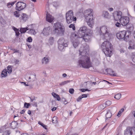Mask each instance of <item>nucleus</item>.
<instances>
[{"mask_svg":"<svg viewBox=\"0 0 135 135\" xmlns=\"http://www.w3.org/2000/svg\"><path fill=\"white\" fill-rule=\"evenodd\" d=\"M89 50L88 46L83 47L82 46L80 47L79 50V54L81 55L78 61V65L80 66L88 68L92 66L91 62L90 61V58L86 54Z\"/></svg>","mask_w":135,"mask_h":135,"instance_id":"1","label":"nucleus"},{"mask_svg":"<svg viewBox=\"0 0 135 135\" xmlns=\"http://www.w3.org/2000/svg\"><path fill=\"white\" fill-rule=\"evenodd\" d=\"M96 30L101 37L105 39L109 40L112 36L110 28L106 26H102L97 27Z\"/></svg>","mask_w":135,"mask_h":135,"instance_id":"2","label":"nucleus"},{"mask_svg":"<svg viewBox=\"0 0 135 135\" xmlns=\"http://www.w3.org/2000/svg\"><path fill=\"white\" fill-rule=\"evenodd\" d=\"M92 9H88L85 10L84 13V17L88 25L92 27L94 22L93 20V16Z\"/></svg>","mask_w":135,"mask_h":135,"instance_id":"3","label":"nucleus"},{"mask_svg":"<svg viewBox=\"0 0 135 135\" xmlns=\"http://www.w3.org/2000/svg\"><path fill=\"white\" fill-rule=\"evenodd\" d=\"M101 48L103 52L107 56L110 57L112 54V45L109 41H104L102 44Z\"/></svg>","mask_w":135,"mask_h":135,"instance_id":"4","label":"nucleus"},{"mask_svg":"<svg viewBox=\"0 0 135 135\" xmlns=\"http://www.w3.org/2000/svg\"><path fill=\"white\" fill-rule=\"evenodd\" d=\"M53 33L57 35H63L65 32V28L60 22H57L54 24Z\"/></svg>","mask_w":135,"mask_h":135,"instance_id":"5","label":"nucleus"},{"mask_svg":"<svg viewBox=\"0 0 135 135\" xmlns=\"http://www.w3.org/2000/svg\"><path fill=\"white\" fill-rule=\"evenodd\" d=\"M87 30V27L85 26H83L81 27L78 30L77 35L73 33L72 34V36L74 37L75 38H82L84 34H85L84 33L86 32Z\"/></svg>","mask_w":135,"mask_h":135,"instance_id":"6","label":"nucleus"},{"mask_svg":"<svg viewBox=\"0 0 135 135\" xmlns=\"http://www.w3.org/2000/svg\"><path fill=\"white\" fill-rule=\"evenodd\" d=\"M66 20L68 23H70L73 21L76 20V17L74 16V13L72 11H68L66 14Z\"/></svg>","mask_w":135,"mask_h":135,"instance_id":"7","label":"nucleus"},{"mask_svg":"<svg viewBox=\"0 0 135 135\" xmlns=\"http://www.w3.org/2000/svg\"><path fill=\"white\" fill-rule=\"evenodd\" d=\"M58 43L59 45L58 48L60 51L62 50L64 47L68 46L67 41L65 40L63 38H60L58 40Z\"/></svg>","mask_w":135,"mask_h":135,"instance_id":"8","label":"nucleus"},{"mask_svg":"<svg viewBox=\"0 0 135 135\" xmlns=\"http://www.w3.org/2000/svg\"><path fill=\"white\" fill-rule=\"evenodd\" d=\"M26 6V3L21 2H18L16 4V9L21 11L24 9Z\"/></svg>","mask_w":135,"mask_h":135,"instance_id":"9","label":"nucleus"},{"mask_svg":"<svg viewBox=\"0 0 135 135\" xmlns=\"http://www.w3.org/2000/svg\"><path fill=\"white\" fill-rule=\"evenodd\" d=\"M113 17L115 21H120L122 17V12L120 11L114 12L113 13Z\"/></svg>","mask_w":135,"mask_h":135,"instance_id":"10","label":"nucleus"},{"mask_svg":"<svg viewBox=\"0 0 135 135\" xmlns=\"http://www.w3.org/2000/svg\"><path fill=\"white\" fill-rule=\"evenodd\" d=\"M124 135H135V128H127L124 131Z\"/></svg>","mask_w":135,"mask_h":135,"instance_id":"11","label":"nucleus"},{"mask_svg":"<svg viewBox=\"0 0 135 135\" xmlns=\"http://www.w3.org/2000/svg\"><path fill=\"white\" fill-rule=\"evenodd\" d=\"M129 18L128 17L123 16L120 19L119 22L122 26H125L129 23Z\"/></svg>","mask_w":135,"mask_h":135,"instance_id":"12","label":"nucleus"},{"mask_svg":"<svg viewBox=\"0 0 135 135\" xmlns=\"http://www.w3.org/2000/svg\"><path fill=\"white\" fill-rule=\"evenodd\" d=\"M52 32V29L50 27H45L44 28L42 33L44 36H47L51 34Z\"/></svg>","mask_w":135,"mask_h":135,"instance_id":"13","label":"nucleus"},{"mask_svg":"<svg viewBox=\"0 0 135 135\" xmlns=\"http://www.w3.org/2000/svg\"><path fill=\"white\" fill-rule=\"evenodd\" d=\"M92 34L91 33H86L83 36V39L85 41L88 42L91 41L92 37Z\"/></svg>","mask_w":135,"mask_h":135,"instance_id":"14","label":"nucleus"},{"mask_svg":"<svg viewBox=\"0 0 135 135\" xmlns=\"http://www.w3.org/2000/svg\"><path fill=\"white\" fill-rule=\"evenodd\" d=\"M126 31L125 30L121 31L117 33V37L119 40L123 39L126 36Z\"/></svg>","mask_w":135,"mask_h":135,"instance_id":"15","label":"nucleus"},{"mask_svg":"<svg viewBox=\"0 0 135 135\" xmlns=\"http://www.w3.org/2000/svg\"><path fill=\"white\" fill-rule=\"evenodd\" d=\"M28 19V16L25 13L22 14L21 17L19 18L20 21L22 23H24L26 22Z\"/></svg>","mask_w":135,"mask_h":135,"instance_id":"16","label":"nucleus"},{"mask_svg":"<svg viewBox=\"0 0 135 135\" xmlns=\"http://www.w3.org/2000/svg\"><path fill=\"white\" fill-rule=\"evenodd\" d=\"M46 20L47 21L50 23H52L54 19L53 16L47 12L46 15Z\"/></svg>","mask_w":135,"mask_h":135,"instance_id":"17","label":"nucleus"},{"mask_svg":"<svg viewBox=\"0 0 135 135\" xmlns=\"http://www.w3.org/2000/svg\"><path fill=\"white\" fill-rule=\"evenodd\" d=\"M106 83L110 84L108 81L103 80L102 81H100L99 84V86L100 89H103L106 85Z\"/></svg>","mask_w":135,"mask_h":135,"instance_id":"18","label":"nucleus"},{"mask_svg":"<svg viewBox=\"0 0 135 135\" xmlns=\"http://www.w3.org/2000/svg\"><path fill=\"white\" fill-rule=\"evenodd\" d=\"M106 71L108 74L112 76H115L116 74L114 73V72L110 69H106Z\"/></svg>","mask_w":135,"mask_h":135,"instance_id":"19","label":"nucleus"},{"mask_svg":"<svg viewBox=\"0 0 135 135\" xmlns=\"http://www.w3.org/2000/svg\"><path fill=\"white\" fill-rule=\"evenodd\" d=\"M100 58L99 56L97 57H94L93 60V62L96 65H99L100 63Z\"/></svg>","mask_w":135,"mask_h":135,"instance_id":"20","label":"nucleus"},{"mask_svg":"<svg viewBox=\"0 0 135 135\" xmlns=\"http://www.w3.org/2000/svg\"><path fill=\"white\" fill-rule=\"evenodd\" d=\"M103 16L105 18H110L111 17V16L110 15L108 12L107 11H104L103 12Z\"/></svg>","mask_w":135,"mask_h":135,"instance_id":"21","label":"nucleus"},{"mask_svg":"<svg viewBox=\"0 0 135 135\" xmlns=\"http://www.w3.org/2000/svg\"><path fill=\"white\" fill-rule=\"evenodd\" d=\"M49 62V57L46 56L44 57L42 60V62L43 64H47Z\"/></svg>","mask_w":135,"mask_h":135,"instance_id":"22","label":"nucleus"},{"mask_svg":"<svg viewBox=\"0 0 135 135\" xmlns=\"http://www.w3.org/2000/svg\"><path fill=\"white\" fill-rule=\"evenodd\" d=\"M18 123L16 122H13L11 123V126L13 129L15 128L17 126Z\"/></svg>","mask_w":135,"mask_h":135,"instance_id":"23","label":"nucleus"},{"mask_svg":"<svg viewBox=\"0 0 135 135\" xmlns=\"http://www.w3.org/2000/svg\"><path fill=\"white\" fill-rule=\"evenodd\" d=\"M107 112L105 115L106 118H110L112 116V114L109 110L108 109L107 110Z\"/></svg>","mask_w":135,"mask_h":135,"instance_id":"24","label":"nucleus"},{"mask_svg":"<svg viewBox=\"0 0 135 135\" xmlns=\"http://www.w3.org/2000/svg\"><path fill=\"white\" fill-rule=\"evenodd\" d=\"M54 39L53 37H51L48 39V43L50 45H52L54 42Z\"/></svg>","mask_w":135,"mask_h":135,"instance_id":"25","label":"nucleus"},{"mask_svg":"<svg viewBox=\"0 0 135 135\" xmlns=\"http://www.w3.org/2000/svg\"><path fill=\"white\" fill-rule=\"evenodd\" d=\"M52 95L55 98H56L57 100L59 101L60 100V98L59 95L54 92H53L52 93Z\"/></svg>","mask_w":135,"mask_h":135,"instance_id":"26","label":"nucleus"},{"mask_svg":"<svg viewBox=\"0 0 135 135\" xmlns=\"http://www.w3.org/2000/svg\"><path fill=\"white\" fill-rule=\"evenodd\" d=\"M0 132L2 133V135H9L10 133V132L9 130L2 131V130H1Z\"/></svg>","mask_w":135,"mask_h":135,"instance_id":"27","label":"nucleus"},{"mask_svg":"<svg viewBox=\"0 0 135 135\" xmlns=\"http://www.w3.org/2000/svg\"><path fill=\"white\" fill-rule=\"evenodd\" d=\"M7 76V72L6 70L4 69L2 72L1 76L2 77H5Z\"/></svg>","mask_w":135,"mask_h":135,"instance_id":"28","label":"nucleus"},{"mask_svg":"<svg viewBox=\"0 0 135 135\" xmlns=\"http://www.w3.org/2000/svg\"><path fill=\"white\" fill-rule=\"evenodd\" d=\"M15 3V2H12L7 3V6L8 8H9L13 6Z\"/></svg>","mask_w":135,"mask_h":135,"instance_id":"29","label":"nucleus"},{"mask_svg":"<svg viewBox=\"0 0 135 135\" xmlns=\"http://www.w3.org/2000/svg\"><path fill=\"white\" fill-rule=\"evenodd\" d=\"M28 27H26V28H21L20 30L21 32V33H24L26 32V31L28 30Z\"/></svg>","mask_w":135,"mask_h":135,"instance_id":"30","label":"nucleus"},{"mask_svg":"<svg viewBox=\"0 0 135 135\" xmlns=\"http://www.w3.org/2000/svg\"><path fill=\"white\" fill-rule=\"evenodd\" d=\"M135 48V45L134 44H130L129 46L128 47V49H134Z\"/></svg>","mask_w":135,"mask_h":135,"instance_id":"31","label":"nucleus"},{"mask_svg":"<svg viewBox=\"0 0 135 135\" xmlns=\"http://www.w3.org/2000/svg\"><path fill=\"white\" fill-rule=\"evenodd\" d=\"M13 15L16 17L17 18L19 17L20 16V15L19 14V12L17 11L14 12Z\"/></svg>","mask_w":135,"mask_h":135,"instance_id":"32","label":"nucleus"},{"mask_svg":"<svg viewBox=\"0 0 135 135\" xmlns=\"http://www.w3.org/2000/svg\"><path fill=\"white\" fill-rule=\"evenodd\" d=\"M28 32L29 33L33 35H35L36 34V32L35 30L33 29L30 30Z\"/></svg>","mask_w":135,"mask_h":135,"instance_id":"33","label":"nucleus"},{"mask_svg":"<svg viewBox=\"0 0 135 135\" xmlns=\"http://www.w3.org/2000/svg\"><path fill=\"white\" fill-rule=\"evenodd\" d=\"M121 95L120 94H117L115 95L114 98L117 99H119L121 97Z\"/></svg>","mask_w":135,"mask_h":135,"instance_id":"34","label":"nucleus"},{"mask_svg":"<svg viewBox=\"0 0 135 135\" xmlns=\"http://www.w3.org/2000/svg\"><path fill=\"white\" fill-rule=\"evenodd\" d=\"M70 82L69 80H67L66 81H64L62 82L59 84V85L60 86H63L68 83H69Z\"/></svg>","mask_w":135,"mask_h":135,"instance_id":"35","label":"nucleus"},{"mask_svg":"<svg viewBox=\"0 0 135 135\" xmlns=\"http://www.w3.org/2000/svg\"><path fill=\"white\" fill-rule=\"evenodd\" d=\"M7 72L9 74H10L12 71V70L11 66H9L7 67Z\"/></svg>","mask_w":135,"mask_h":135,"instance_id":"36","label":"nucleus"},{"mask_svg":"<svg viewBox=\"0 0 135 135\" xmlns=\"http://www.w3.org/2000/svg\"><path fill=\"white\" fill-rule=\"evenodd\" d=\"M124 109L122 108L121 109L120 111L118 112L117 114V116L118 117H120L121 115V113L124 111Z\"/></svg>","mask_w":135,"mask_h":135,"instance_id":"37","label":"nucleus"},{"mask_svg":"<svg viewBox=\"0 0 135 135\" xmlns=\"http://www.w3.org/2000/svg\"><path fill=\"white\" fill-rule=\"evenodd\" d=\"M52 122L53 123H56L57 122V117H54L52 119Z\"/></svg>","mask_w":135,"mask_h":135,"instance_id":"38","label":"nucleus"},{"mask_svg":"<svg viewBox=\"0 0 135 135\" xmlns=\"http://www.w3.org/2000/svg\"><path fill=\"white\" fill-rule=\"evenodd\" d=\"M79 44V43L78 42L75 41H74L73 43V45L75 48L78 46Z\"/></svg>","mask_w":135,"mask_h":135,"instance_id":"39","label":"nucleus"},{"mask_svg":"<svg viewBox=\"0 0 135 135\" xmlns=\"http://www.w3.org/2000/svg\"><path fill=\"white\" fill-rule=\"evenodd\" d=\"M30 104L29 103H25L24 104V107L26 108H28L29 106H30Z\"/></svg>","mask_w":135,"mask_h":135,"instance_id":"40","label":"nucleus"},{"mask_svg":"<svg viewBox=\"0 0 135 135\" xmlns=\"http://www.w3.org/2000/svg\"><path fill=\"white\" fill-rule=\"evenodd\" d=\"M69 27L70 28H72V29L73 30H75V27L74 24H70L69 26Z\"/></svg>","mask_w":135,"mask_h":135,"instance_id":"41","label":"nucleus"},{"mask_svg":"<svg viewBox=\"0 0 135 135\" xmlns=\"http://www.w3.org/2000/svg\"><path fill=\"white\" fill-rule=\"evenodd\" d=\"M32 38L31 37H28L27 40V41L30 42H32Z\"/></svg>","mask_w":135,"mask_h":135,"instance_id":"42","label":"nucleus"},{"mask_svg":"<svg viewBox=\"0 0 135 135\" xmlns=\"http://www.w3.org/2000/svg\"><path fill=\"white\" fill-rule=\"evenodd\" d=\"M111 102L110 101L108 100L106 101L105 102V104L107 106H109L111 104Z\"/></svg>","mask_w":135,"mask_h":135,"instance_id":"43","label":"nucleus"},{"mask_svg":"<svg viewBox=\"0 0 135 135\" xmlns=\"http://www.w3.org/2000/svg\"><path fill=\"white\" fill-rule=\"evenodd\" d=\"M132 57L133 62L135 63V53L133 54L132 56Z\"/></svg>","mask_w":135,"mask_h":135,"instance_id":"44","label":"nucleus"},{"mask_svg":"<svg viewBox=\"0 0 135 135\" xmlns=\"http://www.w3.org/2000/svg\"><path fill=\"white\" fill-rule=\"evenodd\" d=\"M129 35H127L126 36H125L124 38V40L126 41H127L129 39Z\"/></svg>","mask_w":135,"mask_h":135,"instance_id":"45","label":"nucleus"},{"mask_svg":"<svg viewBox=\"0 0 135 135\" xmlns=\"http://www.w3.org/2000/svg\"><path fill=\"white\" fill-rule=\"evenodd\" d=\"M80 90L82 92H84L86 91H89L90 90H88V89H80Z\"/></svg>","mask_w":135,"mask_h":135,"instance_id":"46","label":"nucleus"},{"mask_svg":"<svg viewBox=\"0 0 135 135\" xmlns=\"http://www.w3.org/2000/svg\"><path fill=\"white\" fill-rule=\"evenodd\" d=\"M69 91L70 93L71 94H73V93L74 92V90L73 89L70 88L69 89Z\"/></svg>","mask_w":135,"mask_h":135,"instance_id":"47","label":"nucleus"},{"mask_svg":"<svg viewBox=\"0 0 135 135\" xmlns=\"http://www.w3.org/2000/svg\"><path fill=\"white\" fill-rule=\"evenodd\" d=\"M30 98L31 102H32L33 101L35 100H36L35 98L34 97H30Z\"/></svg>","mask_w":135,"mask_h":135,"instance_id":"48","label":"nucleus"},{"mask_svg":"<svg viewBox=\"0 0 135 135\" xmlns=\"http://www.w3.org/2000/svg\"><path fill=\"white\" fill-rule=\"evenodd\" d=\"M82 98V97L81 96H80L78 97V98L76 100L78 102H79L80 101L81 99Z\"/></svg>","mask_w":135,"mask_h":135,"instance_id":"49","label":"nucleus"},{"mask_svg":"<svg viewBox=\"0 0 135 135\" xmlns=\"http://www.w3.org/2000/svg\"><path fill=\"white\" fill-rule=\"evenodd\" d=\"M115 26L118 27H120L121 26V24L120 23H119L118 22H117L115 24Z\"/></svg>","mask_w":135,"mask_h":135,"instance_id":"50","label":"nucleus"},{"mask_svg":"<svg viewBox=\"0 0 135 135\" xmlns=\"http://www.w3.org/2000/svg\"><path fill=\"white\" fill-rule=\"evenodd\" d=\"M81 96L82 97V98H86L87 97V95L86 94H82Z\"/></svg>","mask_w":135,"mask_h":135,"instance_id":"51","label":"nucleus"},{"mask_svg":"<svg viewBox=\"0 0 135 135\" xmlns=\"http://www.w3.org/2000/svg\"><path fill=\"white\" fill-rule=\"evenodd\" d=\"M13 28L14 30V31H15V32H18V30L17 29V28H15L14 27H13Z\"/></svg>","mask_w":135,"mask_h":135,"instance_id":"52","label":"nucleus"},{"mask_svg":"<svg viewBox=\"0 0 135 135\" xmlns=\"http://www.w3.org/2000/svg\"><path fill=\"white\" fill-rule=\"evenodd\" d=\"M38 124L39 125H41V126H43L44 124L41 122L40 121H39L38 122Z\"/></svg>","mask_w":135,"mask_h":135,"instance_id":"53","label":"nucleus"},{"mask_svg":"<svg viewBox=\"0 0 135 135\" xmlns=\"http://www.w3.org/2000/svg\"><path fill=\"white\" fill-rule=\"evenodd\" d=\"M14 61L15 63L16 64H18L19 62V61L18 60L16 59H15Z\"/></svg>","mask_w":135,"mask_h":135,"instance_id":"54","label":"nucleus"},{"mask_svg":"<svg viewBox=\"0 0 135 135\" xmlns=\"http://www.w3.org/2000/svg\"><path fill=\"white\" fill-rule=\"evenodd\" d=\"M108 10L110 11V12H111V11H113V8H109L108 9Z\"/></svg>","mask_w":135,"mask_h":135,"instance_id":"55","label":"nucleus"},{"mask_svg":"<svg viewBox=\"0 0 135 135\" xmlns=\"http://www.w3.org/2000/svg\"><path fill=\"white\" fill-rule=\"evenodd\" d=\"M33 105L36 107H37V103L35 102H34V104H33Z\"/></svg>","mask_w":135,"mask_h":135,"instance_id":"56","label":"nucleus"},{"mask_svg":"<svg viewBox=\"0 0 135 135\" xmlns=\"http://www.w3.org/2000/svg\"><path fill=\"white\" fill-rule=\"evenodd\" d=\"M25 110H23L20 112L22 114H23L25 113Z\"/></svg>","mask_w":135,"mask_h":135,"instance_id":"57","label":"nucleus"},{"mask_svg":"<svg viewBox=\"0 0 135 135\" xmlns=\"http://www.w3.org/2000/svg\"><path fill=\"white\" fill-rule=\"evenodd\" d=\"M15 33L16 36H18L20 34L18 31V32H16Z\"/></svg>","mask_w":135,"mask_h":135,"instance_id":"58","label":"nucleus"},{"mask_svg":"<svg viewBox=\"0 0 135 135\" xmlns=\"http://www.w3.org/2000/svg\"><path fill=\"white\" fill-rule=\"evenodd\" d=\"M56 109V107H54L52 108V109L51 110L52 111H55Z\"/></svg>","mask_w":135,"mask_h":135,"instance_id":"59","label":"nucleus"},{"mask_svg":"<svg viewBox=\"0 0 135 135\" xmlns=\"http://www.w3.org/2000/svg\"><path fill=\"white\" fill-rule=\"evenodd\" d=\"M27 113L29 115H30L31 114V110H29L28 111Z\"/></svg>","mask_w":135,"mask_h":135,"instance_id":"60","label":"nucleus"},{"mask_svg":"<svg viewBox=\"0 0 135 135\" xmlns=\"http://www.w3.org/2000/svg\"><path fill=\"white\" fill-rule=\"evenodd\" d=\"M21 83L23 84L24 85H25V86H28V85L27 84H26V83L25 82H22Z\"/></svg>","mask_w":135,"mask_h":135,"instance_id":"61","label":"nucleus"},{"mask_svg":"<svg viewBox=\"0 0 135 135\" xmlns=\"http://www.w3.org/2000/svg\"><path fill=\"white\" fill-rule=\"evenodd\" d=\"M62 76L64 77H65L67 76V75L66 74H63Z\"/></svg>","mask_w":135,"mask_h":135,"instance_id":"62","label":"nucleus"},{"mask_svg":"<svg viewBox=\"0 0 135 135\" xmlns=\"http://www.w3.org/2000/svg\"><path fill=\"white\" fill-rule=\"evenodd\" d=\"M15 50V51L14 52V53H15V52H18V53L19 52V51L18 50Z\"/></svg>","mask_w":135,"mask_h":135,"instance_id":"63","label":"nucleus"},{"mask_svg":"<svg viewBox=\"0 0 135 135\" xmlns=\"http://www.w3.org/2000/svg\"><path fill=\"white\" fill-rule=\"evenodd\" d=\"M133 37H134V39L135 40V31H134L133 33Z\"/></svg>","mask_w":135,"mask_h":135,"instance_id":"64","label":"nucleus"}]
</instances>
